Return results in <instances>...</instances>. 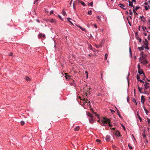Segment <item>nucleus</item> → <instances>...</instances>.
<instances>
[{"mask_svg":"<svg viewBox=\"0 0 150 150\" xmlns=\"http://www.w3.org/2000/svg\"><path fill=\"white\" fill-rule=\"evenodd\" d=\"M142 29L143 30H144V31L145 30L147 29V28H146V27H144V26H142Z\"/></svg>","mask_w":150,"mask_h":150,"instance_id":"nucleus-33","label":"nucleus"},{"mask_svg":"<svg viewBox=\"0 0 150 150\" xmlns=\"http://www.w3.org/2000/svg\"><path fill=\"white\" fill-rule=\"evenodd\" d=\"M148 39L149 40L150 39V35L149 34L148 36Z\"/></svg>","mask_w":150,"mask_h":150,"instance_id":"nucleus-46","label":"nucleus"},{"mask_svg":"<svg viewBox=\"0 0 150 150\" xmlns=\"http://www.w3.org/2000/svg\"><path fill=\"white\" fill-rule=\"evenodd\" d=\"M65 74L66 75L65 76V77L66 78V79H70L71 78V76H68L67 75V73H65Z\"/></svg>","mask_w":150,"mask_h":150,"instance_id":"nucleus-10","label":"nucleus"},{"mask_svg":"<svg viewBox=\"0 0 150 150\" xmlns=\"http://www.w3.org/2000/svg\"><path fill=\"white\" fill-rule=\"evenodd\" d=\"M145 100V99L144 98V96H142L141 97V101L142 104H144Z\"/></svg>","mask_w":150,"mask_h":150,"instance_id":"nucleus-4","label":"nucleus"},{"mask_svg":"<svg viewBox=\"0 0 150 150\" xmlns=\"http://www.w3.org/2000/svg\"><path fill=\"white\" fill-rule=\"evenodd\" d=\"M44 20L46 22H49L51 23H56V21L54 19H44Z\"/></svg>","mask_w":150,"mask_h":150,"instance_id":"nucleus-2","label":"nucleus"},{"mask_svg":"<svg viewBox=\"0 0 150 150\" xmlns=\"http://www.w3.org/2000/svg\"><path fill=\"white\" fill-rule=\"evenodd\" d=\"M122 127L123 128V129H124V130H125V126L123 125H122Z\"/></svg>","mask_w":150,"mask_h":150,"instance_id":"nucleus-45","label":"nucleus"},{"mask_svg":"<svg viewBox=\"0 0 150 150\" xmlns=\"http://www.w3.org/2000/svg\"><path fill=\"white\" fill-rule=\"evenodd\" d=\"M137 86L139 91L141 93H143L142 92V88H141L140 87H139V85H137Z\"/></svg>","mask_w":150,"mask_h":150,"instance_id":"nucleus-12","label":"nucleus"},{"mask_svg":"<svg viewBox=\"0 0 150 150\" xmlns=\"http://www.w3.org/2000/svg\"><path fill=\"white\" fill-rule=\"evenodd\" d=\"M139 42H141V41H142V39L141 38H139Z\"/></svg>","mask_w":150,"mask_h":150,"instance_id":"nucleus-53","label":"nucleus"},{"mask_svg":"<svg viewBox=\"0 0 150 150\" xmlns=\"http://www.w3.org/2000/svg\"><path fill=\"white\" fill-rule=\"evenodd\" d=\"M102 123L103 124L102 125H104L105 126L106 125H104V124H107V123H109L110 122V120L109 119H107L106 117L103 118V120H102Z\"/></svg>","mask_w":150,"mask_h":150,"instance_id":"nucleus-1","label":"nucleus"},{"mask_svg":"<svg viewBox=\"0 0 150 150\" xmlns=\"http://www.w3.org/2000/svg\"><path fill=\"white\" fill-rule=\"evenodd\" d=\"M78 27L80 29H81L83 31H86V29L85 28H82L81 26L79 25L78 26Z\"/></svg>","mask_w":150,"mask_h":150,"instance_id":"nucleus-20","label":"nucleus"},{"mask_svg":"<svg viewBox=\"0 0 150 150\" xmlns=\"http://www.w3.org/2000/svg\"><path fill=\"white\" fill-rule=\"evenodd\" d=\"M144 4L146 6H148V2H145Z\"/></svg>","mask_w":150,"mask_h":150,"instance_id":"nucleus-52","label":"nucleus"},{"mask_svg":"<svg viewBox=\"0 0 150 150\" xmlns=\"http://www.w3.org/2000/svg\"><path fill=\"white\" fill-rule=\"evenodd\" d=\"M117 113H118V115L119 116V117H120V118H122V117L121 116H120V113L119 112V111H117Z\"/></svg>","mask_w":150,"mask_h":150,"instance_id":"nucleus-42","label":"nucleus"},{"mask_svg":"<svg viewBox=\"0 0 150 150\" xmlns=\"http://www.w3.org/2000/svg\"><path fill=\"white\" fill-rule=\"evenodd\" d=\"M80 129V127L79 126H77L75 128H74V130L75 131H78Z\"/></svg>","mask_w":150,"mask_h":150,"instance_id":"nucleus-14","label":"nucleus"},{"mask_svg":"<svg viewBox=\"0 0 150 150\" xmlns=\"http://www.w3.org/2000/svg\"><path fill=\"white\" fill-rule=\"evenodd\" d=\"M128 2L129 3V6L134 8V6L132 4V2H131V1L129 0L128 1Z\"/></svg>","mask_w":150,"mask_h":150,"instance_id":"nucleus-13","label":"nucleus"},{"mask_svg":"<svg viewBox=\"0 0 150 150\" xmlns=\"http://www.w3.org/2000/svg\"><path fill=\"white\" fill-rule=\"evenodd\" d=\"M132 2H134L135 3H136V0H132Z\"/></svg>","mask_w":150,"mask_h":150,"instance_id":"nucleus-57","label":"nucleus"},{"mask_svg":"<svg viewBox=\"0 0 150 150\" xmlns=\"http://www.w3.org/2000/svg\"><path fill=\"white\" fill-rule=\"evenodd\" d=\"M110 136L109 135H107L106 137V140L107 142H109L110 140Z\"/></svg>","mask_w":150,"mask_h":150,"instance_id":"nucleus-8","label":"nucleus"},{"mask_svg":"<svg viewBox=\"0 0 150 150\" xmlns=\"http://www.w3.org/2000/svg\"><path fill=\"white\" fill-rule=\"evenodd\" d=\"M108 124H109V127H111L112 126V125L111 124H110V123H108Z\"/></svg>","mask_w":150,"mask_h":150,"instance_id":"nucleus-54","label":"nucleus"},{"mask_svg":"<svg viewBox=\"0 0 150 150\" xmlns=\"http://www.w3.org/2000/svg\"><path fill=\"white\" fill-rule=\"evenodd\" d=\"M139 6H136L135 7V8H134L133 9H135V11H137L138 9H139Z\"/></svg>","mask_w":150,"mask_h":150,"instance_id":"nucleus-30","label":"nucleus"},{"mask_svg":"<svg viewBox=\"0 0 150 150\" xmlns=\"http://www.w3.org/2000/svg\"><path fill=\"white\" fill-rule=\"evenodd\" d=\"M143 54H144V52H142L141 53H140V54H141V55H143Z\"/></svg>","mask_w":150,"mask_h":150,"instance_id":"nucleus-58","label":"nucleus"},{"mask_svg":"<svg viewBox=\"0 0 150 150\" xmlns=\"http://www.w3.org/2000/svg\"><path fill=\"white\" fill-rule=\"evenodd\" d=\"M138 72L140 75L143 74L144 78L145 77L144 74L143 73V71L142 70L140 69L138 70Z\"/></svg>","mask_w":150,"mask_h":150,"instance_id":"nucleus-6","label":"nucleus"},{"mask_svg":"<svg viewBox=\"0 0 150 150\" xmlns=\"http://www.w3.org/2000/svg\"><path fill=\"white\" fill-rule=\"evenodd\" d=\"M144 8H145V10L146 11L150 8V6L149 5L148 6H145Z\"/></svg>","mask_w":150,"mask_h":150,"instance_id":"nucleus-17","label":"nucleus"},{"mask_svg":"<svg viewBox=\"0 0 150 150\" xmlns=\"http://www.w3.org/2000/svg\"><path fill=\"white\" fill-rule=\"evenodd\" d=\"M93 2H91V3H90L88 4V6H93Z\"/></svg>","mask_w":150,"mask_h":150,"instance_id":"nucleus-28","label":"nucleus"},{"mask_svg":"<svg viewBox=\"0 0 150 150\" xmlns=\"http://www.w3.org/2000/svg\"><path fill=\"white\" fill-rule=\"evenodd\" d=\"M36 21H37L38 22V23H40V21H39V19H37L36 20Z\"/></svg>","mask_w":150,"mask_h":150,"instance_id":"nucleus-61","label":"nucleus"},{"mask_svg":"<svg viewBox=\"0 0 150 150\" xmlns=\"http://www.w3.org/2000/svg\"><path fill=\"white\" fill-rule=\"evenodd\" d=\"M89 122L90 123L92 124L94 122L95 120L93 118V117L90 118L89 119Z\"/></svg>","mask_w":150,"mask_h":150,"instance_id":"nucleus-5","label":"nucleus"},{"mask_svg":"<svg viewBox=\"0 0 150 150\" xmlns=\"http://www.w3.org/2000/svg\"><path fill=\"white\" fill-rule=\"evenodd\" d=\"M137 80L138 81H139L140 78V77L139 75H138V74H137Z\"/></svg>","mask_w":150,"mask_h":150,"instance_id":"nucleus-34","label":"nucleus"},{"mask_svg":"<svg viewBox=\"0 0 150 150\" xmlns=\"http://www.w3.org/2000/svg\"><path fill=\"white\" fill-rule=\"evenodd\" d=\"M148 21L150 25V19L148 20Z\"/></svg>","mask_w":150,"mask_h":150,"instance_id":"nucleus-64","label":"nucleus"},{"mask_svg":"<svg viewBox=\"0 0 150 150\" xmlns=\"http://www.w3.org/2000/svg\"><path fill=\"white\" fill-rule=\"evenodd\" d=\"M119 5H120V7L123 8L124 9H125V8H124L125 6L124 5H123V4H120Z\"/></svg>","mask_w":150,"mask_h":150,"instance_id":"nucleus-21","label":"nucleus"},{"mask_svg":"<svg viewBox=\"0 0 150 150\" xmlns=\"http://www.w3.org/2000/svg\"><path fill=\"white\" fill-rule=\"evenodd\" d=\"M115 135L118 137L120 136V133L118 131H116L115 132Z\"/></svg>","mask_w":150,"mask_h":150,"instance_id":"nucleus-11","label":"nucleus"},{"mask_svg":"<svg viewBox=\"0 0 150 150\" xmlns=\"http://www.w3.org/2000/svg\"><path fill=\"white\" fill-rule=\"evenodd\" d=\"M147 122H148V123L150 124V120L148 119Z\"/></svg>","mask_w":150,"mask_h":150,"instance_id":"nucleus-49","label":"nucleus"},{"mask_svg":"<svg viewBox=\"0 0 150 150\" xmlns=\"http://www.w3.org/2000/svg\"><path fill=\"white\" fill-rule=\"evenodd\" d=\"M58 17H59V18H60V19L61 20H62V18H61V16L60 15H58Z\"/></svg>","mask_w":150,"mask_h":150,"instance_id":"nucleus-56","label":"nucleus"},{"mask_svg":"<svg viewBox=\"0 0 150 150\" xmlns=\"http://www.w3.org/2000/svg\"><path fill=\"white\" fill-rule=\"evenodd\" d=\"M62 13V14L64 16L66 15V12L64 11L63 10Z\"/></svg>","mask_w":150,"mask_h":150,"instance_id":"nucleus-32","label":"nucleus"},{"mask_svg":"<svg viewBox=\"0 0 150 150\" xmlns=\"http://www.w3.org/2000/svg\"><path fill=\"white\" fill-rule=\"evenodd\" d=\"M137 68L138 69V70H140V66L139 64H138L137 65Z\"/></svg>","mask_w":150,"mask_h":150,"instance_id":"nucleus-36","label":"nucleus"},{"mask_svg":"<svg viewBox=\"0 0 150 150\" xmlns=\"http://www.w3.org/2000/svg\"><path fill=\"white\" fill-rule=\"evenodd\" d=\"M112 129L113 130H114L115 129V127H113L112 128Z\"/></svg>","mask_w":150,"mask_h":150,"instance_id":"nucleus-62","label":"nucleus"},{"mask_svg":"<svg viewBox=\"0 0 150 150\" xmlns=\"http://www.w3.org/2000/svg\"><path fill=\"white\" fill-rule=\"evenodd\" d=\"M96 17L100 21H101V17L100 16H96Z\"/></svg>","mask_w":150,"mask_h":150,"instance_id":"nucleus-26","label":"nucleus"},{"mask_svg":"<svg viewBox=\"0 0 150 150\" xmlns=\"http://www.w3.org/2000/svg\"><path fill=\"white\" fill-rule=\"evenodd\" d=\"M13 55V53L12 52H11L10 53V54H9V56H12Z\"/></svg>","mask_w":150,"mask_h":150,"instance_id":"nucleus-44","label":"nucleus"},{"mask_svg":"<svg viewBox=\"0 0 150 150\" xmlns=\"http://www.w3.org/2000/svg\"><path fill=\"white\" fill-rule=\"evenodd\" d=\"M94 26L95 28H97V26L96 24H94Z\"/></svg>","mask_w":150,"mask_h":150,"instance_id":"nucleus-47","label":"nucleus"},{"mask_svg":"<svg viewBox=\"0 0 150 150\" xmlns=\"http://www.w3.org/2000/svg\"><path fill=\"white\" fill-rule=\"evenodd\" d=\"M108 56V55L107 54H105V60H106L107 59V57Z\"/></svg>","mask_w":150,"mask_h":150,"instance_id":"nucleus-27","label":"nucleus"},{"mask_svg":"<svg viewBox=\"0 0 150 150\" xmlns=\"http://www.w3.org/2000/svg\"><path fill=\"white\" fill-rule=\"evenodd\" d=\"M67 19L68 21L69 22H70L72 25H73V23H72V22L69 20H71V18H67Z\"/></svg>","mask_w":150,"mask_h":150,"instance_id":"nucleus-22","label":"nucleus"},{"mask_svg":"<svg viewBox=\"0 0 150 150\" xmlns=\"http://www.w3.org/2000/svg\"><path fill=\"white\" fill-rule=\"evenodd\" d=\"M133 12L135 15H137V13L135 11V9H133Z\"/></svg>","mask_w":150,"mask_h":150,"instance_id":"nucleus-31","label":"nucleus"},{"mask_svg":"<svg viewBox=\"0 0 150 150\" xmlns=\"http://www.w3.org/2000/svg\"><path fill=\"white\" fill-rule=\"evenodd\" d=\"M110 110L112 113H114L115 112L113 110Z\"/></svg>","mask_w":150,"mask_h":150,"instance_id":"nucleus-50","label":"nucleus"},{"mask_svg":"<svg viewBox=\"0 0 150 150\" xmlns=\"http://www.w3.org/2000/svg\"><path fill=\"white\" fill-rule=\"evenodd\" d=\"M138 81H139L140 82H142L143 81L142 80H141V79H139V80Z\"/></svg>","mask_w":150,"mask_h":150,"instance_id":"nucleus-63","label":"nucleus"},{"mask_svg":"<svg viewBox=\"0 0 150 150\" xmlns=\"http://www.w3.org/2000/svg\"><path fill=\"white\" fill-rule=\"evenodd\" d=\"M95 114L96 115V116L98 118L99 117V115H98L97 114L96 112H95Z\"/></svg>","mask_w":150,"mask_h":150,"instance_id":"nucleus-51","label":"nucleus"},{"mask_svg":"<svg viewBox=\"0 0 150 150\" xmlns=\"http://www.w3.org/2000/svg\"><path fill=\"white\" fill-rule=\"evenodd\" d=\"M96 141L97 142L100 143L101 142V141L99 139H97Z\"/></svg>","mask_w":150,"mask_h":150,"instance_id":"nucleus-39","label":"nucleus"},{"mask_svg":"<svg viewBox=\"0 0 150 150\" xmlns=\"http://www.w3.org/2000/svg\"><path fill=\"white\" fill-rule=\"evenodd\" d=\"M133 100L134 102L135 103L136 105H137V103L136 102V100L135 99H133Z\"/></svg>","mask_w":150,"mask_h":150,"instance_id":"nucleus-37","label":"nucleus"},{"mask_svg":"<svg viewBox=\"0 0 150 150\" xmlns=\"http://www.w3.org/2000/svg\"><path fill=\"white\" fill-rule=\"evenodd\" d=\"M140 18H143L144 19V20L145 19V18H144V17L142 16H141L140 17Z\"/></svg>","mask_w":150,"mask_h":150,"instance_id":"nucleus-55","label":"nucleus"},{"mask_svg":"<svg viewBox=\"0 0 150 150\" xmlns=\"http://www.w3.org/2000/svg\"><path fill=\"white\" fill-rule=\"evenodd\" d=\"M38 36L40 38H41L42 37H43L44 38L45 37V35L44 34H42V33L39 34L38 35Z\"/></svg>","mask_w":150,"mask_h":150,"instance_id":"nucleus-9","label":"nucleus"},{"mask_svg":"<svg viewBox=\"0 0 150 150\" xmlns=\"http://www.w3.org/2000/svg\"><path fill=\"white\" fill-rule=\"evenodd\" d=\"M128 146H129V148L130 149H133L131 145L129 144H128Z\"/></svg>","mask_w":150,"mask_h":150,"instance_id":"nucleus-23","label":"nucleus"},{"mask_svg":"<svg viewBox=\"0 0 150 150\" xmlns=\"http://www.w3.org/2000/svg\"><path fill=\"white\" fill-rule=\"evenodd\" d=\"M88 14L89 15H91L92 14V11L91 10H89L88 12Z\"/></svg>","mask_w":150,"mask_h":150,"instance_id":"nucleus-24","label":"nucleus"},{"mask_svg":"<svg viewBox=\"0 0 150 150\" xmlns=\"http://www.w3.org/2000/svg\"><path fill=\"white\" fill-rule=\"evenodd\" d=\"M138 48L140 51L144 49L143 47H139Z\"/></svg>","mask_w":150,"mask_h":150,"instance_id":"nucleus-19","label":"nucleus"},{"mask_svg":"<svg viewBox=\"0 0 150 150\" xmlns=\"http://www.w3.org/2000/svg\"><path fill=\"white\" fill-rule=\"evenodd\" d=\"M85 72L86 75L88 74V72L87 71H86Z\"/></svg>","mask_w":150,"mask_h":150,"instance_id":"nucleus-60","label":"nucleus"},{"mask_svg":"<svg viewBox=\"0 0 150 150\" xmlns=\"http://www.w3.org/2000/svg\"><path fill=\"white\" fill-rule=\"evenodd\" d=\"M137 116H138V117L139 118V119L140 120V122H141L142 120V118H141V117H140V116H139V115L138 114H137Z\"/></svg>","mask_w":150,"mask_h":150,"instance_id":"nucleus-35","label":"nucleus"},{"mask_svg":"<svg viewBox=\"0 0 150 150\" xmlns=\"http://www.w3.org/2000/svg\"><path fill=\"white\" fill-rule=\"evenodd\" d=\"M149 85H150V83H148L146 81H145V84L144 85V86H145V90H147L148 88H149L150 87L149 86Z\"/></svg>","mask_w":150,"mask_h":150,"instance_id":"nucleus-3","label":"nucleus"},{"mask_svg":"<svg viewBox=\"0 0 150 150\" xmlns=\"http://www.w3.org/2000/svg\"><path fill=\"white\" fill-rule=\"evenodd\" d=\"M79 3H80L81 4L83 5V6H86V4H85V3H84V2L82 1H79Z\"/></svg>","mask_w":150,"mask_h":150,"instance_id":"nucleus-18","label":"nucleus"},{"mask_svg":"<svg viewBox=\"0 0 150 150\" xmlns=\"http://www.w3.org/2000/svg\"><path fill=\"white\" fill-rule=\"evenodd\" d=\"M91 89V88H89L87 90V91H86V96H87V95L88 93H89L90 94V90Z\"/></svg>","mask_w":150,"mask_h":150,"instance_id":"nucleus-15","label":"nucleus"},{"mask_svg":"<svg viewBox=\"0 0 150 150\" xmlns=\"http://www.w3.org/2000/svg\"><path fill=\"white\" fill-rule=\"evenodd\" d=\"M144 48H145L146 49H148V50H149V47H148V45H146V46H145V47H144Z\"/></svg>","mask_w":150,"mask_h":150,"instance_id":"nucleus-41","label":"nucleus"},{"mask_svg":"<svg viewBox=\"0 0 150 150\" xmlns=\"http://www.w3.org/2000/svg\"><path fill=\"white\" fill-rule=\"evenodd\" d=\"M53 13H54L53 11L52 10L50 11V14H53Z\"/></svg>","mask_w":150,"mask_h":150,"instance_id":"nucleus-43","label":"nucleus"},{"mask_svg":"<svg viewBox=\"0 0 150 150\" xmlns=\"http://www.w3.org/2000/svg\"><path fill=\"white\" fill-rule=\"evenodd\" d=\"M143 34H144L146 36L147 35V34H146V33H143Z\"/></svg>","mask_w":150,"mask_h":150,"instance_id":"nucleus-59","label":"nucleus"},{"mask_svg":"<svg viewBox=\"0 0 150 150\" xmlns=\"http://www.w3.org/2000/svg\"><path fill=\"white\" fill-rule=\"evenodd\" d=\"M25 78V80L27 81L30 80V78L28 76H26Z\"/></svg>","mask_w":150,"mask_h":150,"instance_id":"nucleus-25","label":"nucleus"},{"mask_svg":"<svg viewBox=\"0 0 150 150\" xmlns=\"http://www.w3.org/2000/svg\"><path fill=\"white\" fill-rule=\"evenodd\" d=\"M148 42H144V45H148Z\"/></svg>","mask_w":150,"mask_h":150,"instance_id":"nucleus-38","label":"nucleus"},{"mask_svg":"<svg viewBox=\"0 0 150 150\" xmlns=\"http://www.w3.org/2000/svg\"><path fill=\"white\" fill-rule=\"evenodd\" d=\"M129 11H130V12L129 13V14L130 15H132L133 13L132 11H131L130 9L129 10Z\"/></svg>","mask_w":150,"mask_h":150,"instance_id":"nucleus-48","label":"nucleus"},{"mask_svg":"<svg viewBox=\"0 0 150 150\" xmlns=\"http://www.w3.org/2000/svg\"><path fill=\"white\" fill-rule=\"evenodd\" d=\"M87 115L90 118L93 117V115L90 112H88L87 113Z\"/></svg>","mask_w":150,"mask_h":150,"instance_id":"nucleus-16","label":"nucleus"},{"mask_svg":"<svg viewBox=\"0 0 150 150\" xmlns=\"http://www.w3.org/2000/svg\"><path fill=\"white\" fill-rule=\"evenodd\" d=\"M144 110L145 111V112H146V114H147V112H148V113H149V112L146 109V108H144Z\"/></svg>","mask_w":150,"mask_h":150,"instance_id":"nucleus-40","label":"nucleus"},{"mask_svg":"<svg viewBox=\"0 0 150 150\" xmlns=\"http://www.w3.org/2000/svg\"><path fill=\"white\" fill-rule=\"evenodd\" d=\"M25 124V122L24 121H22L21 122V125H23Z\"/></svg>","mask_w":150,"mask_h":150,"instance_id":"nucleus-29","label":"nucleus"},{"mask_svg":"<svg viewBox=\"0 0 150 150\" xmlns=\"http://www.w3.org/2000/svg\"><path fill=\"white\" fill-rule=\"evenodd\" d=\"M81 100H84V102H83V105H84L85 104L86 102L87 103H90V101L89 100H88L87 99H85V98H83V99H81Z\"/></svg>","mask_w":150,"mask_h":150,"instance_id":"nucleus-7","label":"nucleus"}]
</instances>
